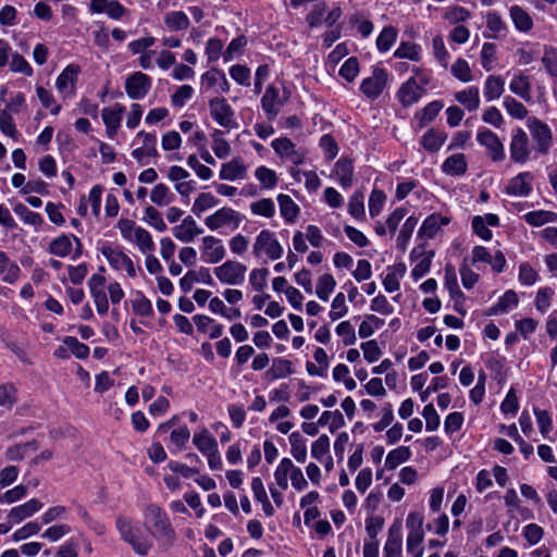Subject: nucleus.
I'll use <instances>...</instances> for the list:
<instances>
[{"mask_svg":"<svg viewBox=\"0 0 557 557\" xmlns=\"http://www.w3.org/2000/svg\"><path fill=\"white\" fill-rule=\"evenodd\" d=\"M0 275L9 284H13L20 276V268L15 262L10 261L5 252L0 251Z\"/></svg>","mask_w":557,"mask_h":557,"instance_id":"25","label":"nucleus"},{"mask_svg":"<svg viewBox=\"0 0 557 557\" xmlns=\"http://www.w3.org/2000/svg\"><path fill=\"white\" fill-rule=\"evenodd\" d=\"M203 249L207 251L209 262L218 263L225 256V248L221 245V240L213 236L202 238Z\"/></svg>","mask_w":557,"mask_h":557,"instance_id":"24","label":"nucleus"},{"mask_svg":"<svg viewBox=\"0 0 557 557\" xmlns=\"http://www.w3.org/2000/svg\"><path fill=\"white\" fill-rule=\"evenodd\" d=\"M165 25L171 30H182L189 27V18L183 11L170 12L164 17Z\"/></svg>","mask_w":557,"mask_h":557,"instance_id":"38","label":"nucleus"},{"mask_svg":"<svg viewBox=\"0 0 557 557\" xmlns=\"http://www.w3.org/2000/svg\"><path fill=\"white\" fill-rule=\"evenodd\" d=\"M397 38V30L393 26H385L376 39V47L381 52H386Z\"/></svg>","mask_w":557,"mask_h":557,"instance_id":"44","label":"nucleus"},{"mask_svg":"<svg viewBox=\"0 0 557 557\" xmlns=\"http://www.w3.org/2000/svg\"><path fill=\"white\" fill-rule=\"evenodd\" d=\"M359 73L358 60L354 57L347 59L339 69V75L348 82H352Z\"/></svg>","mask_w":557,"mask_h":557,"instance_id":"62","label":"nucleus"},{"mask_svg":"<svg viewBox=\"0 0 557 557\" xmlns=\"http://www.w3.org/2000/svg\"><path fill=\"white\" fill-rule=\"evenodd\" d=\"M253 214L271 218L274 214V202L269 198H263L250 205Z\"/></svg>","mask_w":557,"mask_h":557,"instance_id":"58","label":"nucleus"},{"mask_svg":"<svg viewBox=\"0 0 557 557\" xmlns=\"http://www.w3.org/2000/svg\"><path fill=\"white\" fill-rule=\"evenodd\" d=\"M218 203V199L210 193H201L195 200L193 205V212L198 216L207 209L215 206Z\"/></svg>","mask_w":557,"mask_h":557,"instance_id":"49","label":"nucleus"},{"mask_svg":"<svg viewBox=\"0 0 557 557\" xmlns=\"http://www.w3.org/2000/svg\"><path fill=\"white\" fill-rule=\"evenodd\" d=\"M13 210L26 224L38 227L44 223V220L39 213L30 211L23 203L15 205Z\"/></svg>","mask_w":557,"mask_h":557,"instance_id":"43","label":"nucleus"},{"mask_svg":"<svg viewBox=\"0 0 557 557\" xmlns=\"http://www.w3.org/2000/svg\"><path fill=\"white\" fill-rule=\"evenodd\" d=\"M101 252L112 268L115 270L124 269L131 277L136 276V269L132 259L122 250L113 249L110 246H103L101 248Z\"/></svg>","mask_w":557,"mask_h":557,"instance_id":"12","label":"nucleus"},{"mask_svg":"<svg viewBox=\"0 0 557 557\" xmlns=\"http://www.w3.org/2000/svg\"><path fill=\"white\" fill-rule=\"evenodd\" d=\"M387 73L385 70L375 67L370 77L362 81L360 89L370 99H376L385 88Z\"/></svg>","mask_w":557,"mask_h":557,"instance_id":"9","label":"nucleus"},{"mask_svg":"<svg viewBox=\"0 0 557 557\" xmlns=\"http://www.w3.org/2000/svg\"><path fill=\"white\" fill-rule=\"evenodd\" d=\"M446 138L447 136L445 133H441L434 128H431L423 135L421 145L425 150L430 152H436L441 149Z\"/></svg>","mask_w":557,"mask_h":557,"instance_id":"27","label":"nucleus"},{"mask_svg":"<svg viewBox=\"0 0 557 557\" xmlns=\"http://www.w3.org/2000/svg\"><path fill=\"white\" fill-rule=\"evenodd\" d=\"M528 126L535 144V149L541 154H547L553 144V135L549 127L536 117L529 119Z\"/></svg>","mask_w":557,"mask_h":557,"instance_id":"6","label":"nucleus"},{"mask_svg":"<svg viewBox=\"0 0 557 557\" xmlns=\"http://www.w3.org/2000/svg\"><path fill=\"white\" fill-rule=\"evenodd\" d=\"M448 223V218L442 216L441 214H431L423 221L418 232V236L421 238L431 239L436 235L441 225H446Z\"/></svg>","mask_w":557,"mask_h":557,"instance_id":"19","label":"nucleus"},{"mask_svg":"<svg viewBox=\"0 0 557 557\" xmlns=\"http://www.w3.org/2000/svg\"><path fill=\"white\" fill-rule=\"evenodd\" d=\"M246 271L245 264L235 260H227L214 269V274L223 284L239 285L245 280Z\"/></svg>","mask_w":557,"mask_h":557,"instance_id":"4","label":"nucleus"},{"mask_svg":"<svg viewBox=\"0 0 557 557\" xmlns=\"http://www.w3.org/2000/svg\"><path fill=\"white\" fill-rule=\"evenodd\" d=\"M424 88L410 77L398 90V98L404 106H411L423 95Z\"/></svg>","mask_w":557,"mask_h":557,"instance_id":"17","label":"nucleus"},{"mask_svg":"<svg viewBox=\"0 0 557 557\" xmlns=\"http://www.w3.org/2000/svg\"><path fill=\"white\" fill-rule=\"evenodd\" d=\"M124 111V107L119 103L113 108H104L102 110V120L106 124L107 134L110 138H113L116 135Z\"/></svg>","mask_w":557,"mask_h":557,"instance_id":"16","label":"nucleus"},{"mask_svg":"<svg viewBox=\"0 0 557 557\" xmlns=\"http://www.w3.org/2000/svg\"><path fill=\"white\" fill-rule=\"evenodd\" d=\"M318 423L321 425H326L330 423L331 431H334L335 429H338L342 425H344V418L339 410L324 411L319 418Z\"/></svg>","mask_w":557,"mask_h":557,"instance_id":"57","label":"nucleus"},{"mask_svg":"<svg viewBox=\"0 0 557 557\" xmlns=\"http://www.w3.org/2000/svg\"><path fill=\"white\" fill-rule=\"evenodd\" d=\"M201 233L202 230L197 226L196 221L190 215L183 219L180 225L173 227L175 238L183 243L193 242L194 238Z\"/></svg>","mask_w":557,"mask_h":557,"instance_id":"15","label":"nucleus"},{"mask_svg":"<svg viewBox=\"0 0 557 557\" xmlns=\"http://www.w3.org/2000/svg\"><path fill=\"white\" fill-rule=\"evenodd\" d=\"M411 456V451L407 446H399L388 453L385 459V467L388 470L397 468L400 463L407 461Z\"/></svg>","mask_w":557,"mask_h":557,"instance_id":"32","label":"nucleus"},{"mask_svg":"<svg viewBox=\"0 0 557 557\" xmlns=\"http://www.w3.org/2000/svg\"><path fill=\"white\" fill-rule=\"evenodd\" d=\"M542 62L549 75L557 76V49L545 47Z\"/></svg>","mask_w":557,"mask_h":557,"instance_id":"60","label":"nucleus"},{"mask_svg":"<svg viewBox=\"0 0 557 557\" xmlns=\"http://www.w3.org/2000/svg\"><path fill=\"white\" fill-rule=\"evenodd\" d=\"M269 271L265 268L253 269L249 275V282L255 290L261 292L265 285L268 280Z\"/></svg>","mask_w":557,"mask_h":557,"instance_id":"63","label":"nucleus"},{"mask_svg":"<svg viewBox=\"0 0 557 557\" xmlns=\"http://www.w3.org/2000/svg\"><path fill=\"white\" fill-rule=\"evenodd\" d=\"M384 525V518L381 516H372L366 520V532L368 537L364 540L366 543L379 542L377 535L382 531Z\"/></svg>","mask_w":557,"mask_h":557,"instance_id":"41","label":"nucleus"},{"mask_svg":"<svg viewBox=\"0 0 557 557\" xmlns=\"http://www.w3.org/2000/svg\"><path fill=\"white\" fill-rule=\"evenodd\" d=\"M504 107L512 117L522 120L528 115L527 108L510 96L504 98Z\"/></svg>","mask_w":557,"mask_h":557,"instance_id":"54","label":"nucleus"},{"mask_svg":"<svg viewBox=\"0 0 557 557\" xmlns=\"http://www.w3.org/2000/svg\"><path fill=\"white\" fill-rule=\"evenodd\" d=\"M145 527L157 541L158 546L166 550L176 541V532L172 527L168 513L157 505H149L144 511Z\"/></svg>","mask_w":557,"mask_h":557,"instance_id":"1","label":"nucleus"},{"mask_svg":"<svg viewBox=\"0 0 557 557\" xmlns=\"http://www.w3.org/2000/svg\"><path fill=\"white\" fill-rule=\"evenodd\" d=\"M478 143L485 147L486 154L494 162H499L505 159V149L499 137L491 129L484 128L476 135Z\"/></svg>","mask_w":557,"mask_h":557,"instance_id":"8","label":"nucleus"},{"mask_svg":"<svg viewBox=\"0 0 557 557\" xmlns=\"http://www.w3.org/2000/svg\"><path fill=\"white\" fill-rule=\"evenodd\" d=\"M133 240L138 246L141 252H148L154 249V244L152 242L151 235L143 227H137L135 230Z\"/></svg>","mask_w":557,"mask_h":557,"instance_id":"47","label":"nucleus"},{"mask_svg":"<svg viewBox=\"0 0 557 557\" xmlns=\"http://www.w3.org/2000/svg\"><path fill=\"white\" fill-rule=\"evenodd\" d=\"M79 72V67L74 64L67 65L57 78V88L59 91L64 92L67 90L69 85L74 87V82Z\"/></svg>","mask_w":557,"mask_h":557,"instance_id":"34","label":"nucleus"},{"mask_svg":"<svg viewBox=\"0 0 557 557\" xmlns=\"http://www.w3.org/2000/svg\"><path fill=\"white\" fill-rule=\"evenodd\" d=\"M277 200L282 216L286 221L293 222L297 218V214L299 212L298 206L288 195L281 194L278 195Z\"/></svg>","mask_w":557,"mask_h":557,"instance_id":"36","label":"nucleus"},{"mask_svg":"<svg viewBox=\"0 0 557 557\" xmlns=\"http://www.w3.org/2000/svg\"><path fill=\"white\" fill-rule=\"evenodd\" d=\"M396 58L418 61L420 57V47L413 42H401L394 52Z\"/></svg>","mask_w":557,"mask_h":557,"instance_id":"51","label":"nucleus"},{"mask_svg":"<svg viewBox=\"0 0 557 557\" xmlns=\"http://www.w3.org/2000/svg\"><path fill=\"white\" fill-rule=\"evenodd\" d=\"M295 466L289 458L281 460L274 472L275 481L281 488L286 490L288 487V475L290 476Z\"/></svg>","mask_w":557,"mask_h":557,"instance_id":"35","label":"nucleus"},{"mask_svg":"<svg viewBox=\"0 0 557 557\" xmlns=\"http://www.w3.org/2000/svg\"><path fill=\"white\" fill-rule=\"evenodd\" d=\"M384 557H403L401 522L395 521L388 529L383 547Z\"/></svg>","mask_w":557,"mask_h":557,"instance_id":"13","label":"nucleus"},{"mask_svg":"<svg viewBox=\"0 0 557 557\" xmlns=\"http://www.w3.org/2000/svg\"><path fill=\"white\" fill-rule=\"evenodd\" d=\"M505 83L500 76L491 75L486 78L484 96L488 101L495 100L504 92Z\"/></svg>","mask_w":557,"mask_h":557,"instance_id":"29","label":"nucleus"},{"mask_svg":"<svg viewBox=\"0 0 557 557\" xmlns=\"http://www.w3.org/2000/svg\"><path fill=\"white\" fill-rule=\"evenodd\" d=\"M456 100L465 106L469 111H474L479 108L480 98L479 89L476 87H470L467 90H462L456 94Z\"/></svg>","mask_w":557,"mask_h":557,"instance_id":"30","label":"nucleus"},{"mask_svg":"<svg viewBox=\"0 0 557 557\" xmlns=\"http://www.w3.org/2000/svg\"><path fill=\"white\" fill-rule=\"evenodd\" d=\"M252 248L256 257L265 253L270 259L277 260L283 256V247L269 230H263L258 234Z\"/></svg>","mask_w":557,"mask_h":557,"instance_id":"3","label":"nucleus"},{"mask_svg":"<svg viewBox=\"0 0 557 557\" xmlns=\"http://www.w3.org/2000/svg\"><path fill=\"white\" fill-rule=\"evenodd\" d=\"M533 176L530 172L519 173L511 178L506 186V193L513 196H528L531 191V184Z\"/></svg>","mask_w":557,"mask_h":557,"instance_id":"18","label":"nucleus"},{"mask_svg":"<svg viewBox=\"0 0 557 557\" xmlns=\"http://www.w3.org/2000/svg\"><path fill=\"white\" fill-rule=\"evenodd\" d=\"M63 344L72 351V354L79 359H85L89 355V347L81 342L76 337L66 336L63 339Z\"/></svg>","mask_w":557,"mask_h":557,"instance_id":"55","label":"nucleus"},{"mask_svg":"<svg viewBox=\"0 0 557 557\" xmlns=\"http://www.w3.org/2000/svg\"><path fill=\"white\" fill-rule=\"evenodd\" d=\"M336 333L343 337L345 346L352 345L356 342V334L349 321H343L336 326Z\"/></svg>","mask_w":557,"mask_h":557,"instance_id":"64","label":"nucleus"},{"mask_svg":"<svg viewBox=\"0 0 557 557\" xmlns=\"http://www.w3.org/2000/svg\"><path fill=\"white\" fill-rule=\"evenodd\" d=\"M335 285L336 282L331 274H323L322 276H320L317 284V296L322 300H327L330 294L334 290Z\"/></svg>","mask_w":557,"mask_h":557,"instance_id":"45","label":"nucleus"},{"mask_svg":"<svg viewBox=\"0 0 557 557\" xmlns=\"http://www.w3.org/2000/svg\"><path fill=\"white\" fill-rule=\"evenodd\" d=\"M205 222L212 231L225 225H233L234 228H237L242 222V218L235 210L224 207L207 216Z\"/></svg>","mask_w":557,"mask_h":557,"instance_id":"11","label":"nucleus"},{"mask_svg":"<svg viewBox=\"0 0 557 557\" xmlns=\"http://www.w3.org/2000/svg\"><path fill=\"white\" fill-rule=\"evenodd\" d=\"M115 527L121 535V539L129 544L134 552L140 556H147L152 547V542L149 537L144 536L141 531L133 525L132 521L123 516H119L115 520Z\"/></svg>","mask_w":557,"mask_h":557,"instance_id":"2","label":"nucleus"},{"mask_svg":"<svg viewBox=\"0 0 557 557\" xmlns=\"http://www.w3.org/2000/svg\"><path fill=\"white\" fill-rule=\"evenodd\" d=\"M290 453L298 462H304L307 458L306 441L299 432H293L289 435Z\"/></svg>","mask_w":557,"mask_h":557,"instance_id":"33","label":"nucleus"},{"mask_svg":"<svg viewBox=\"0 0 557 557\" xmlns=\"http://www.w3.org/2000/svg\"><path fill=\"white\" fill-rule=\"evenodd\" d=\"M524 220L532 226H541L545 223L556 221L557 213L545 210L531 211L524 215Z\"/></svg>","mask_w":557,"mask_h":557,"instance_id":"39","label":"nucleus"},{"mask_svg":"<svg viewBox=\"0 0 557 557\" xmlns=\"http://www.w3.org/2000/svg\"><path fill=\"white\" fill-rule=\"evenodd\" d=\"M510 159L515 163H525L531 154L532 148L528 134L522 128H516L512 133L510 145Z\"/></svg>","mask_w":557,"mask_h":557,"instance_id":"5","label":"nucleus"},{"mask_svg":"<svg viewBox=\"0 0 557 557\" xmlns=\"http://www.w3.org/2000/svg\"><path fill=\"white\" fill-rule=\"evenodd\" d=\"M132 308L134 313L141 317H150L153 314V309L150 300L141 293H138L137 298L132 300Z\"/></svg>","mask_w":557,"mask_h":557,"instance_id":"53","label":"nucleus"},{"mask_svg":"<svg viewBox=\"0 0 557 557\" xmlns=\"http://www.w3.org/2000/svg\"><path fill=\"white\" fill-rule=\"evenodd\" d=\"M509 89L525 101L531 100V85L527 76L518 75L512 78Z\"/></svg>","mask_w":557,"mask_h":557,"instance_id":"37","label":"nucleus"},{"mask_svg":"<svg viewBox=\"0 0 557 557\" xmlns=\"http://www.w3.org/2000/svg\"><path fill=\"white\" fill-rule=\"evenodd\" d=\"M442 170L448 175H461L467 171V161L463 153H455L448 157L443 165Z\"/></svg>","mask_w":557,"mask_h":557,"instance_id":"23","label":"nucleus"},{"mask_svg":"<svg viewBox=\"0 0 557 557\" xmlns=\"http://www.w3.org/2000/svg\"><path fill=\"white\" fill-rule=\"evenodd\" d=\"M445 286L453 298L463 296L462 292L459 289L457 275L451 264L445 267Z\"/></svg>","mask_w":557,"mask_h":557,"instance_id":"48","label":"nucleus"},{"mask_svg":"<svg viewBox=\"0 0 557 557\" xmlns=\"http://www.w3.org/2000/svg\"><path fill=\"white\" fill-rule=\"evenodd\" d=\"M510 16L517 29L528 32L532 28L533 22L531 16L520 7L513 5L510 9Z\"/></svg>","mask_w":557,"mask_h":557,"instance_id":"31","label":"nucleus"},{"mask_svg":"<svg viewBox=\"0 0 557 557\" xmlns=\"http://www.w3.org/2000/svg\"><path fill=\"white\" fill-rule=\"evenodd\" d=\"M151 87V78L141 73L135 72L125 81V90L131 99L144 98Z\"/></svg>","mask_w":557,"mask_h":557,"instance_id":"10","label":"nucleus"},{"mask_svg":"<svg viewBox=\"0 0 557 557\" xmlns=\"http://www.w3.org/2000/svg\"><path fill=\"white\" fill-rule=\"evenodd\" d=\"M71 248L72 243L70 240V237L66 235H62L53 239L50 244V252L59 257L67 256L71 251Z\"/></svg>","mask_w":557,"mask_h":557,"instance_id":"56","label":"nucleus"},{"mask_svg":"<svg viewBox=\"0 0 557 557\" xmlns=\"http://www.w3.org/2000/svg\"><path fill=\"white\" fill-rule=\"evenodd\" d=\"M292 362L286 359L276 358L273 360L272 367L267 374L272 380L285 377L292 373Z\"/></svg>","mask_w":557,"mask_h":557,"instance_id":"42","label":"nucleus"},{"mask_svg":"<svg viewBox=\"0 0 557 557\" xmlns=\"http://www.w3.org/2000/svg\"><path fill=\"white\" fill-rule=\"evenodd\" d=\"M246 173V166L239 158H234L230 162L222 164L220 171V178L226 181H234L243 177Z\"/></svg>","mask_w":557,"mask_h":557,"instance_id":"22","label":"nucleus"},{"mask_svg":"<svg viewBox=\"0 0 557 557\" xmlns=\"http://www.w3.org/2000/svg\"><path fill=\"white\" fill-rule=\"evenodd\" d=\"M283 104V101L280 99L278 90L269 86L261 98L262 109L268 114L269 119H274L280 112V106Z\"/></svg>","mask_w":557,"mask_h":557,"instance_id":"20","label":"nucleus"},{"mask_svg":"<svg viewBox=\"0 0 557 557\" xmlns=\"http://www.w3.org/2000/svg\"><path fill=\"white\" fill-rule=\"evenodd\" d=\"M209 109L212 119L222 127L236 128L234 111L225 98L215 97L209 101Z\"/></svg>","mask_w":557,"mask_h":557,"instance_id":"7","label":"nucleus"},{"mask_svg":"<svg viewBox=\"0 0 557 557\" xmlns=\"http://www.w3.org/2000/svg\"><path fill=\"white\" fill-rule=\"evenodd\" d=\"M335 174L342 187L347 188L352 184L354 165L350 160L339 159L335 164Z\"/></svg>","mask_w":557,"mask_h":557,"instance_id":"26","label":"nucleus"},{"mask_svg":"<svg viewBox=\"0 0 557 557\" xmlns=\"http://www.w3.org/2000/svg\"><path fill=\"white\" fill-rule=\"evenodd\" d=\"M255 174L264 188H273L277 183L275 172L265 166H259Z\"/></svg>","mask_w":557,"mask_h":557,"instance_id":"61","label":"nucleus"},{"mask_svg":"<svg viewBox=\"0 0 557 557\" xmlns=\"http://www.w3.org/2000/svg\"><path fill=\"white\" fill-rule=\"evenodd\" d=\"M150 199L153 203L157 206H166L172 201V195L170 193V189L164 184H157L151 193H150Z\"/></svg>","mask_w":557,"mask_h":557,"instance_id":"46","label":"nucleus"},{"mask_svg":"<svg viewBox=\"0 0 557 557\" xmlns=\"http://www.w3.org/2000/svg\"><path fill=\"white\" fill-rule=\"evenodd\" d=\"M193 443L203 455L218 449L215 438L210 435L207 429H203L200 433H196L193 437Z\"/></svg>","mask_w":557,"mask_h":557,"instance_id":"28","label":"nucleus"},{"mask_svg":"<svg viewBox=\"0 0 557 557\" xmlns=\"http://www.w3.org/2000/svg\"><path fill=\"white\" fill-rule=\"evenodd\" d=\"M451 73L456 78L465 83H468L472 79L470 66L463 59H458L451 65Z\"/></svg>","mask_w":557,"mask_h":557,"instance_id":"59","label":"nucleus"},{"mask_svg":"<svg viewBox=\"0 0 557 557\" xmlns=\"http://www.w3.org/2000/svg\"><path fill=\"white\" fill-rule=\"evenodd\" d=\"M144 221L160 232L166 230V224L163 221L161 213L152 206H148L145 209Z\"/></svg>","mask_w":557,"mask_h":557,"instance_id":"50","label":"nucleus"},{"mask_svg":"<svg viewBox=\"0 0 557 557\" xmlns=\"http://www.w3.org/2000/svg\"><path fill=\"white\" fill-rule=\"evenodd\" d=\"M137 136L144 138V146L133 150L132 156L138 161H141L145 156L157 157L156 136L144 131L139 132Z\"/></svg>","mask_w":557,"mask_h":557,"instance_id":"21","label":"nucleus"},{"mask_svg":"<svg viewBox=\"0 0 557 557\" xmlns=\"http://www.w3.org/2000/svg\"><path fill=\"white\" fill-rule=\"evenodd\" d=\"M224 132L214 129L212 133V150L219 159L226 158L231 152L230 144L223 137Z\"/></svg>","mask_w":557,"mask_h":557,"instance_id":"40","label":"nucleus"},{"mask_svg":"<svg viewBox=\"0 0 557 557\" xmlns=\"http://www.w3.org/2000/svg\"><path fill=\"white\" fill-rule=\"evenodd\" d=\"M42 506L44 504L40 500L32 498L27 503L12 508L8 513V520L12 523H18L24 519L32 517L35 512L39 511Z\"/></svg>","mask_w":557,"mask_h":557,"instance_id":"14","label":"nucleus"},{"mask_svg":"<svg viewBox=\"0 0 557 557\" xmlns=\"http://www.w3.org/2000/svg\"><path fill=\"white\" fill-rule=\"evenodd\" d=\"M0 129L4 135L10 136L14 140L18 137V132L13 122V117L8 110L0 111Z\"/></svg>","mask_w":557,"mask_h":557,"instance_id":"52","label":"nucleus"}]
</instances>
